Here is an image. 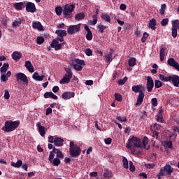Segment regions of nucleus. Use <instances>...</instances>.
<instances>
[{"label": "nucleus", "mask_w": 179, "mask_h": 179, "mask_svg": "<svg viewBox=\"0 0 179 179\" xmlns=\"http://www.w3.org/2000/svg\"><path fill=\"white\" fill-rule=\"evenodd\" d=\"M20 122L19 120L17 121H6L5 125L1 128V130L6 132L13 131L19 127Z\"/></svg>", "instance_id": "1"}, {"label": "nucleus", "mask_w": 179, "mask_h": 179, "mask_svg": "<svg viewBox=\"0 0 179 179\" xmlns=\"http://www.w3.org/2000/svg\"><path fill=\"white\" fill-rule=\"evenodd\" d=\"M75 9V4H65L63 9V15L64 18H72L73 17V10Z\"/></svg>", "instance_id": "2"}, {"label": "nucleus", "mask_w": 179, "mask_h": 179, "mask_svg": "<svg viewBox=\"0 0 179 179\" xmlns=\"http://www.w3.org/2000/svg\"><path fill=\"white\" fill-rule=\"evenodd\" d=\"M70 155L71 157H78L81 153V149L73 141L70 142Z\"/></svg>", "instance_id": "3"}, {"label": "nucleus", "mask_w": 179, "mask_h": 179, "mask_svg": "<svg viewBox=\"0 0 179 179\" xmlns=\"http://www.w3.org/2000/svg\"><path fill=\"white\" fill-rule=\"evenodd\" d=\"M80 24H74V25H70L69 28L67 29V32L69 34L73 35L80 30Z\"/></svg>", "instance_id": "4"}, {"label": "nucleus", "mask_w": 179, "mask_h": 179, "mask_svg": "<svg viewBox=\"0 0 179 179\" xmlns=\"http://www.w3.org/2000/svg\"><path fill=\"white\" fill-rule=\"evenodd\" d=\"M16 80L19 82L21 80L22 82L24 83L26 85L29 84L28 77L23 73H19L15 74Z\"/></svg>", "instance_id": "5"}, {"label": "nucleus", "mask_w": 179, "mask_h": 179, "mask_svg": "<svg viewBox=\"0 0 179 179\" xmlns=\"http://www.w3.org/2000/svg\"><path fill=\"white\" fill-rule=\"evenodd\" d=\"M36 10V6L33 2H27L26 3V11L29 13H35Z\"/></svg>", "instance_id": "6"}, {"label": "nucleus", "mask_w": 179, "mask_h": 179, "mask_svg": "<svg viewBox=\"0 0 179 179\" xmlns=\"http://www.w3.org/2000/svg\"><path fill=\"white\" fill-rule=\"evenodd\" d=\"M147 90L150 93L154 87V81L151 76L147 77Z\"/></svg>", "instance_id": "7"}, {"label": "nucleus", "mask_w": 179, "mask_h": 179, "mask_svg": "<svg viewBox=\"0 0 179 179\" xmlns=\"http://www.w3.org/2000/svg\"><path fill=\"white\" fill-rule=\"evenodd\" d=\"M130 141L131 142L132 145L135 148H141V139L138 138V137H132L130 138Z\"/></svg>", "instance_id": "8"}, {"label": "nucleus", "mask_w": 179, "mask_h": 179, "mask_svg": "<svg viewBox=\"0 0 179 179\" xmlns=\"http://www.w3.org/2000/svg\"><path fill=\"white\" fill-rule=\"evenodd\" d=\"M168 65L175 68L178 71H179V64L173 58H169L168 59Z\"/></svg>", "instance_id": "9"}, {"label": "nucleus", "mask_w": 179, "mask_h": 179, "mask_svg": "<svg viewBox=\"0 0 179 179\" xmlns=\"http://www.w3.org/2000/svg\"><path fill=\"white\" fill-rule=\"evenodd\" d=\"M62 96L64 100H69L75 96V93L73 92H65Z\"/></svg>", "instance_id": "10"}, {"label": "nucleus", "mask_w": 179, "mask_h": 179, "mask_svg": "<svg viewBox=\"0 0 179 179\" xmlns=\"http://www.w3.org/2000/svg\"><path fill=\"white\" fill-rule=\"evenodd\" d=\"M171 82H172L175 87H179V76H177V75L171 76Z\"/></svg>", "instance_id": "11"}, {"label": "nucleus", "mask_w": 179, "mask_h": 179, "mask_svg": "<svg viewBox=\"0 0 179 179\" xmlns=\"http://www.w3.org/2000/svg\"><path fill=\"white\" fill-rule=\"evenodd\" d=\"M32 27L34 29H38L39 31H43V27L39 21H34L32 23Z\"/></svg>", "instance_id": "12"}, {"label": "nucleus", "mask_w": 179, "mask_h": 179, "mask_svg": "<svg viewBox=\"0 0 179 179\" xmlns=\"http://www.w3.org/2000/svg\"><path fill=\"white\" fill-rule=\"evenodd\" d=\"M144 97H145V93L142 92H140V93L138 94V99L136 103V106H140L142 105V103L144 100Z\"/></svg>", "instance_id": "13"}, {"label": "nucleus", "mask_w": 179, "mask_h": 179, "mask_svg": "<svg viewBox=\"0 0 179 179\" xmlns=\"http://www.w3.org/2000/svg\"><path fill=\"white\" fill-rule=\"evenodd\" d=\"M64 140L61 137L55 136V146L61 147L63 146Z\"/></svg>", "instance_id": "14"}, {"label": "nucleus", "mask_w": 179, "mask_h": 179, "mask_svg": "<svg viewBox=\"0 0 179 179\" xmlns=\"http://www.w3.org/2000/svg\"><path fill=\"white\" fill-rule=\"evenodd\" d=\"M73 77L69 74H65L62 79L60 80V84H68L70 83Z\"/></svg>", "instance_id": "15"}, {"label": "nucleus", "mask_w": 179, "mask_h": 179, "mask_svg": "<svg viewBox=\"0 0 179 179\" xmlns=\"http://www.w3.org/2000/svg\"><path fill=\"white\" fill-rule=\"evenodd\" d=\"M52 152L57 155V157L58 159H63L64 157V155H63L62 151H61L59 149L56 148L55 147L53 148Z\"/></svg>", "instance_id": "16"}, {"label": "nucleus", "mask_w": 179, "mask_h": 179, "mask_svg": "<svg viewBox=\"0 0 179 179\" xmlns=\"http://www.w3.org/2000/svg\"><path fill=\"white\" fill-rule=\"evenodd\" d=\"M37 127L38 128V132L42 137L45 136V127L42 126L41 122H37L36 124Z\"/></svg>", "instance_id": "17"}, {"label": "nucleus", "mask_w": 179, "mask_h": 179, "mask_svg": "<svg viewBox=\"0 0 179 179\" xmlns=\"http://www.w3.org/2000/svg\"><path fill=\"white\" fill-rule=\"evenodd\" d=\"M167 54V48H162L159 50V58L160 61L162 62L164 60V57Z\"/></svg>", "instance_id": "18"}, {"label": "nucleus", "mask_w": 179, "mask_h": 179, "mask_svg": "<svg viewBox=\"0 0 179 179\" xmlns=\"http://www.w3.org/2000/svg\"><path fill=\"white\" fill-rule=\"evenodd\" d=\"M103 177L105 179H110L113 177V172L108 169H104Z\"/></svg>", "instance_id": "19"}, {"label": "nucleus", "mask_w": 179, "mask_h": 179, "mask_svg": "<svg viewBox=\"0 0 179 179\" xmlns=\"http://www.w3.org/2000/svg\"><path fill=\"white\" fill-rule=\"evenodd\" d=\"M22 57V53H20L19 52H14L12 54V58L15 62H18L21 59Z\"/></svg>", "instance_id": "20"}, {"label": "nucleus", "mask_w": 179, "mask_h": 179, "mask_svg": "<svg viewBox=\"0 0 179 179\" xmlns=\"http://www.w3.org/2000/svg\"><path fill=\"white\" fill-rule=\"evenodd\" d=\"M142 89H143V87L141 85H134L131 87L132 91H134V93H136V94H137V93L141 94V92H143Z\"/></svg>", "instance_id": "21"}, {"label": "nucleus", "mask_w": 179, "mask_h": 179, "mask_svg": "<svg viewBox=\"0 0 179 179\" xmlns=\"http://www.w3.org/2000/svg\"><path fill=\"white\" fill-rule=\"evenodd\" d=\"M101 18L102 20H103L106 22L111 23V17L107 13H102L101 15Z\"/></svg>", "instance_id": "22"}, {"label": "nucleus", "mask_w": 179, "mask_h": 179, "mask_svg": "<svg viewBox=\"0 0 179 179\" xmlns=\"http://www.w3.org/2000/svg\"><path fill=\"white\" fill-rule=\"evenodd\" d=\"M157 20L153 18L150 20L148 27L152 30H155L157 29Z\"/></svg>", "instance_id": "23"}, {"label": "nucleus", "mask_w": 179, "mask_h": 179, "mask_svg": "<svg viewBox=\"0 0 179 179\" xmlns=\"http://www.w3.org/2000/svg\"><path fill=\"white\" fill-rule=\"evenodd\" d=\"M157 122H164V119H163V110L160 109L159 110V113L157 115Z\"/></svg>", "instance_id": "24"}, {"label": "nucleus", "mask_w": 179, "mask_h": 179, "mask_svg": "<svg viewBox=\"0 0 179 179\" xmlns=\"http://www.w3.org/2000/svg\"><path fill=\"white\" fill-rule=\"evenodd\" d=\"M25 66L27 69L28 71H29L30 73H34V69L31 62H29V60H27L25 62Z\"/></svg>", "instance_id": "25"}, {"label": "nucleus", "mask_w": 179, "mask_h": 179, "mask_svg": "<svg viewBox=\"0 0 179 179\" xmlns=\"http://www.w3.org/2000/svg\"><path fill=\"white\" fill-rule=\"evenodd\" d=\"M32 78L36 80H38V82H42V80L44 78V76H39L38 73L36 71L33 76Z\"/></svg>", "instance_id": "26"}, {"label": "nucleus", "mask_w": 179, "mask_h": 179, "mask_svg": "<svg viewBox=\"0 0 179 179\" xmlns=\"http://www.w3.org/2000/svg\"><path fill=\"white\" fill-rule=\"evenodd\" d=\"M23 162L20 159L17 161V162H11V166H13L14 168H20Z\"/></svg>", "instance_id": "27"}, {"label": "nucleus", "mask_w": 179, "mask_h": 179, "mask_svg": "<svg viewBox=\"0 0 179 179\" xmlns=\"http://www.w3.org/2000/svg\"><path fill=\"white\" fill-rule=\"evenodd\" d=\"M85 17V15L84 14V13H80L76 14L75 17V20L76 21H80V20H83Z\"/></svg>", "instance_id": "28"}, {"label": "nucleus", "mask_w": 179, "mask_h": 179, "mask_svg": "<svg viewBox=\"0 0 179 179\" xmlns=\"http://www.w3.org/2000/svg\"><path fill=\"white\" fill-rule=\"evenodd\" d=\"M9 67L8 63H4L1 68H0V71L1 73H5L7 72Z\"/></svg>", "instance_id": "29"}, {"label": "nucleus", "mask_w": 179, "mask_h": 179, "mask_svg": "<svg viewBox=\"0 0 179 179\" xmlns=\"http://www.w3.org/2000/svg\"><path fill=\"white\" fill-rule=\"evenodd\" d=\"M23 22V19L19 18L17 20L14 21L12 26L13 27H20Z\"/></svg>", "instance_id": "30"}, {"label": "nucleus", "mask_w": 179, "mask_h": 179, "mask_svg": "<svg viewBox=\"0 0 179 179\" xmlns=\"http://www.w3.org/2000/svg\"><path fill=\"white\" fill-rule=\"evenodd\" d=\"M23 2L15 3L14 4L15 9L17 10H21L23 9Z\"/></svg>", "instance_id": "31"}, {"label": "nucleus", "mask_w": 179, "mask_h": 179, "mask_svg": "<svg viewBox=\"0 0 179 179\" xmlns=\"http://www.w3.org/2000/svg\"><path fill=\"white\" fill-rule=\"evenodd\" d=\"M55 34H57L59 37H64L67 35L66 30H56Z\"/></svg>", "instance_id": "32"}, {"label": "nucleus", "mask_w": 179, "mask_h": 179, "mask_svg": "<svg viewBox=\"0 0 179 179\" xmlns=\"http://www.w3.org/2000/svg\"><path fill=\"white\" fill-rule=\"evenodd\" d=\"M136 65V59L135 57H132L129 59V66L134 67Z\"/></svg>", "instance_id": "33"}, {"label": "nucleus", "mask_w": 179, "mask_h": 179, "mask_svg": "<svg viewBox=\"0 0 179 179\" xmlns=\"http://www.w3.org/2000/svg\"><path fill=\"white\" fill-rule=\"evenodd\" d=\"M164 170L169 175H171L173 171V168L169 164L164 166Z\"/></svg>", "instance_id": "34"}, {"label": "nucleus", "mask_w": 179, "mask_h": 179, "mask_svg": "<svg viewBox=\"0 0 179 179\" xmlns=\"http://www.w3.org/2000/svg\"><path fill=\"white\" fill-rule=\"evenodd\" d=\"M97 29H99V33L103 34L104 32V30L107 29V26L103 24H99L97 26Z\"/></svg>", "instance_id": "35"}, {"label": "nucleus", "mask_w": 179, "mask_h": 179, "mask_svg": "<svg viewBox=\"0 0 179 179\" xmlns=\"http://www.w3.org/2000/svg\"><path fill=\"white\" fill-rule=\"evenodd\" d=\"M172 28L175 29H179V20H174L172 22Z\"/></svg>", "instance_id": "36"}, {"label": "nucleus", "mask_w": 179, "mask_h": 179, "mask_svg": "<svg viewBox=\"0 0 179 179\" xmlns=\"http://www.w3.org/2000/svg\"><path fill=\"white\" fill-rule=\"evenodd\" d=\"M113 52H110L109 54L105 56L106 62L110 63L112 62Z\"/></svg>", "instance_id": "37"}, {"label": "nucleus", "mask_w": 179, "mask_h": 179, "mask_svg": "<svg viewBox=\"0 0 179 179\" xmlns=\"http://www.w3.org/2000/svg\"><path fill=\"white\" fill-rule=\"evenodd\" d=\"M74 62L77 65H80V66H85V62H84L83 59H75Z\"/></svg>", "instance_id": "38"}, {"label": "nucleus", "mask_w": 179, "mask_h": 179, "mask_svg": "<svg viewBox=\"0 0 179 179\" xmlns=\"http://www.w3.org/2000/svg\"><path fill=\"white\" fill-rule=\"evenodd\" d=\"M166 8V3L162 4L161 8L159 10V13H160L161 15H164Z\"/></svg>", "instance_id": "39"}, {"label": "nucleus", "mask_w": 179, "mask_h": 179, "mask_svg": "<svg viewBox=\"0 0 179 179\" xmlns=\"http://www.w3.org/2000/svg\"><path fill=\"white\" fill-rule=\"evenodd\" d=\"M116 119L119 120L120 122H127V119L125 116H116Z\"/></svg>", "instance_id": "40"}, {"label": "nucleus", "mask_w": 179, "mask_h": 179, "mask_svg": "<svg viewBox=\"0 0 179 179\" xmlns=\"http://www.w3.org/2000/svg\"><path fill=\"white\" fill-rule=\"evenodd\" d=\"M115 99L118 102H121V101H122V96L120 95V93H115Z\"/></svg>", "instance_id": "41"}, {"label": "nucleus", "mask_w": 179, "mask_h": 179, "mask_svg": "<svg viewBox=\"0 0 179 179\" xmlns=\"http://www.w3.org/2000/svg\"><path fill=\"white\" fill-rule=\"evenodd\" d=\"M63 12V8L61 6H57L55 8V13L57 15H61Z\"/></svg>", "instance_id": "42"}, {"label": "nucleus", "mask_w": 179, "mask_h": 179, "mask_svg": "<svg viewBox=\"0 0 179 179\" xmlns=\"http://www.w3.org/2000/svg\"><path fill=\"white\" fill-rule=\"evenodd\" d=\"M162 82L159 80H155V89H159L160 87H162Z\"/></svg>", "instance_id": "43"}, {"label": "nucleus", "mask_w": 179, "mask_h": 179, "mask_svg": "<svg viewBox=\"0 0 179 179\" xmlns=\"http://www.w3.org/2000/svg\"><path fill=\"white\" fill-rule=\"evenodd\" d=\"M85 54L87 56L90 57L93 55V51L90 48H86L85 49Z\"/></svg>", "instance_id": "44"}, {"label": "nucleus", "mask_w": 179, "mask_h": 179, "mask_svg": "<svg viewBox=\"0 0 179 179\" xmlns=\"http://www.w3.org/2000/svg\"><path fill=\"white\" fill-rule=\"evenodd\" d=\"M148 37L149 34L148 32H144L143 37L141 38V43H145Z\"/></svg>", "instance_id": "45"}, {"label": "nucleus", "mask_w": 179, "mask_h": 179, "mask_svg": "<svg viewBox=\"0 0 179 179\" xmlns=\"http://www.w3.org/2000/svg\"><path fill=\"white\" fill-rule=\"evenodd\" d=\"M136 147H132L130 150H131V152L133 154V155H141L142 154L141 151H137L136 149L135 148Z\"/></svg>", "instance_id": "46"}, {"label": "nucleus", "mask_w": 179, "mask_h": 179, "mask_svg": "<svg viewBox=\"0 0 179 179\" xmlns=\"http://www.w3.org/2000/svg\"><path fill=\"white\" fill-rule=\"evenodd\" d=\"M53 166H59L61 164V161L59 158H55L52 162Z\"/></svg>", "instance_id": "47"}, {"label": "nucleus", "mask_w": 179, "mask_h": 179, "mask_svg": "<svg viewBox=\"0 0 179 179\" xmlns=\"http://www.w3.org/2000/svg\"><path fill=\"white\" fill-rule=\"evenodd\" d=\"M36 41L38 45H42L44 43L45 39L43 36H38Z\"/></svg>", "instance_id": "48"}, {"label": "nucleus", "mask_w": 179, "mask_h": 179, "mask_svg": "<svg viewBox=\"0 0 179 179\" xmlns=\"http://www.w3.org/2000/svg\"><path fill=\"white\" fill-rule=\"evenodd\" d=\"M85 38L88 41H92L93 39V34H92V31L90 32H87V34L85 36Z\"/></svg>", "instance_id": "49"}, {"label": "nucleus", "mask_w": 179, "mask_h": 179, "mask_svg": "<svg viewBox=\"0 0 179 179\" xmlns=\"http://www.w3.org/2000/svg\"><path fill=\"white\" fill-rule=\"evenodd\" d=\"M127 77L125 76L123 79L119 80L118 85H123L127 82Z\"/></svg>", "instance_id": "50"}, {"label": "nucleus", "mask_w": 179, "mask_h": 179, "mask_svg": "<svg viewBox=\"0 0 179 179\" xmlns=\"http://www.w3.org/2000/svg\"><path fill=\"white\" fill-rule=\"evenodd\" d=\"M73 68L76 71H81L83 69V66L76 64L73 65Z\"/></svg>", "instance_id": "51"}, {"label": "nucleus", "mask_w": 179, "mask_h": 179, "mask_svg": "<svg viewBox=\"0 0 179 179\" xmlns=\"http://www.w3.org/2000/svg\"><path fill=\"white\" fill-rule=\"evenodd\" d=\"M173 131H174V133H173V136L177 137L178 134H179V127H174L173 128Z\"/></svg>", "instance_id": "52"}, {"label": "nucleus", "mask_w": 179, "mask_h": 179, "mask_svg": "<svg viewBox=\"0 0 179 179\" xmlns=\"http://www.w3.org/2000/svg\"><path fill=\"white\" fill-rule=\"evenodd\" d=\"M123 164L124 169H129V162L126 157H123Z\"/></svg>", "instance_id": "53"}, {"label": "nucleus", "mask_w": 179, "mask_h": 179, "mask_svg": "<svg viewBox=\"0 0 179 179\" xmlns=\"http://www.w3.org/2000/svg\"><path fill=\"white\" fill-rule=\"evenodd\" d=\"M58 43H59L58 40L54 39L52 41V43L50 44V46L52 47V48H55V47H57L58 45Z\"/></svg>", "instance_id": "54"}, {"label": "nucleus", "mask_w": 179, "mask_h": 179, "mask_svg": "<svg viewBox=\"0 0 179 179\" xmlns=\"http://www.w3.org/2000/svg\"><path fill=\"white\" fill-rule=\"evenodd\" d=\"M177 34H178V29L172 28V32H171L172 37L173 38H177Z\"/></svg>", "instance_id": "55"}, {"label": "nucleus", "mask_w": 179, "mask_h": 179, "mask_svg": "<svg viewBox=\"0 0 179 179\" xmlns=\"http://www.w3.org/2000/svg\"><path fill=\"white\" fill-rule=\"evenodd\" d=\"M168 23H169V19L168 18H164L161 22V25L162 27H166V26H167Z\"/></svg>", "instance_id": "56"}, {"label": "nucleus", "mask_w": 179, "mask_h": 179, "mask_svg": "<svg viewBox=\"0 0 179 179\" xmlns=\"http://www.w3.org/2000/svg\"><path fill=\"white\" fill-rule=\"evenodd\" d=\"M52 92H45V94H44V97H45V99H50V98L52 99Z\"/></svg>", "instance_id": "57"}, {"label": "nucleus", "mask_w": 179, "mask_h": 179, "mask_svg": "<svg viewBox=\"0 0 179 179\" xmlns=\"http://www.w3.org/2000/svg\"><path fill=\"white\" fill-rule=\"evenodd\" d=\"M129 170H130V171L134 173V171H135V170H136V167L133 165L132 161H129Z\"/></svg>", "instance_id": "58"}, {"label": "nucleus", "mask_w": 179, "mask_h": 179, "mask_svg": "<svg viewBox=\"0 0 179 179\" xmlns=\"http://www.w3.org/2000/svg\"><path fill=\"white\" fill-rule=\"evenodd\" d=\"M54 157H55V154L53 152V151H50V156H49V161L50 163H52V161L54 160Z\"/></svg>", "instance_id": "59"}, {"label": "nucleus", "mask_w": 179, "mask_h": 179, "mask_svg": "<svg viewBox=\"0 0 179 179\" xmlns=\"http://www.w3.org/2000/svg\"><path fill=\"white\" fill-rule=\"evenodd\" d=\"M147 117L148 113L145 110L142 111L141 115H140V118L145 120Z\"/></svg>", "instance_id": "60"}, {"label": "nucleus", "mask_w": 179, "mask_h": 179, "mask_svg": "<svg viewBox=\"0 0 179 179\" xmlns=\"http://www.w3.org/2000/svg\"><path fill=\"white\" fill-rule=\"evenodd\" d=\"M0 79L1 82L5 83L7 80H8V78L6 76V74H2L0 77Z\"/></svg>", "instance_id": "61"}, {"label": "nucleus", "mask_w": 179, "mask_h": 179, "mask_svg": "<svg viewBox=\"0 0 179 179\" xmlns=\"http://www.w3.org/2000/svg\"><path fill=\"white\" fill-rule=\"evenodd\" d=\"M152 106L154 107L157 106V98H152L151 99Z\"/></svg>", "instance_id": "62"}, {"label": "nucleus", "mask_w": 179, "mask_h": 179, "mask_svg": "<svg viewBox=\"0 0 179 179\" xmlns=\"http://www.w3.org/2000/svg\"><path fill=\"white\" fill-rule=\"evenodd\" d=\"M92 17H93L92 25L95 26V24H97V14L93 15Z\"/></svg>", "instance_id": "63"}, {"label": "nucleus", "mask_w": 179, "mask_h": 179, "mask_svg": "<svg viewBox=\"0 0 179 179\" xmlns=\"http://www.w3.org/2000/svg\"><path fill=\"white\" fill-rule=\"evenodd\" d=\"M162 125L158 124L157 123L154 124V129L155 130L160 131L162 130Z\"/></svg>", "instance_id": "64"}]
</instances>
